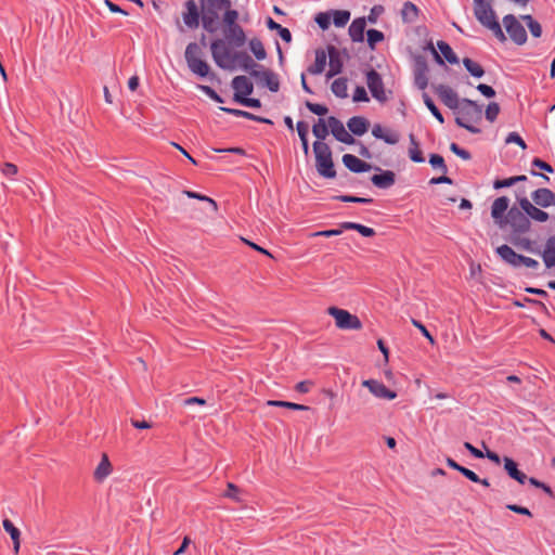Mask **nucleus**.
<instances>
[{
  "mask_svg": "<svg viewBox=\"0 0 555 555\" xmlns=\"http://www.w3.org/2000/svg\"><path fill=\"white\" fill-rule=\"evenodd\" d=\"M504 27L509 38L518 46L524 44L527 41V33L521 23L512 14H507L503 17Z\"/></svg>",
  "mask_w": 555,
  "mask_h": 555,
  "instance_id": "nucleus-10",
  "label": "nucleus"
},
{
  "mask_svg": "<svg viewBox=\"0 0 555 555\" xmlns=\"http://www.w3.org/2000/svg\"><path fill=\"white\" fill-rule=\"evenodd\" d=\"M347 126H348L350 132H352L356 135H362L369 129L367 120L364 117H360V116L351 117L348 120Z\"/></svg>",
  "mask_w": 555,
  "mask_h": 555,
  "instance_id": "nucleus-28",
  "label": "nucleus"
},
{
  "mask_svg": "<svg viewBox=\"0 0 555 555\" xmlns=\"http://www.w3.org/2000/svg\"><path fill=\"white\" fill-rule=\"evenodd\" d=\"M477 90L486 98H493L495 95L494 89L485 83H479L477 86Z\"/></svg>",
  "mask_w": 555,
  "mask_h": 555,
  "instance_id": "nucleus-60",
  "label": "nucleus"
},
{
  "mask_svg": "<svg viewBox=\"0 0 555 555\" xmlns=\"http://www.w3.org/2000/svg\"><path fill=\"white\" fill-rule=\"evenodd\" d=\"M327 54L324 51H317L314 55V74L322 73L326 65Z\"/></svg>",
  "mask_w": 555,
  "mask_h": 555,
  "instance_id": "nucleus-44",
  "label": "nucleus"
},
{
  "mask_svg": "<svg viewBox=\"0 0 555 555\" xmlns=\"http://www.w3.org/2000/svg\"><path fill=\"white\" fill-rule=\"evenodd\" d=\"M232 88L234 89L235 101L244 95L251 94L254 90L253 83L246 76H236L232 80Z\"/></svg>",
  "mask_w": 555,
  "mask_h": 555,
  "instance_id": "nucleus-19",
  "label": "nucleus"
},
{
  "mask_svg": "<svg viewBox=\"0 0 555 555\" xmlns=\"http://www.w3.org/2000/svg\"><path fill=\"white\" fill-rule=\"evenodd\" d=\"M372 134L376 139H380L385 141L387 144H397L399 142L400 135L397 131L384 128L380 125H375L372 129Z\"/></svg>",
  "mask_w": 555,
  "mask_h": 555,
  "instance_id": "nucleus-21",
  "label": "nucleus"
},
{
  "mask_svg": "<svg viewBox=\"0 0 555 555\" xmlns=\"http://www.w3.org/2000/svg\"><path fill=\"white\" fill-rule=\"evenodd\" d=\"M460 473L473 482L480 481V478L478 477V475L476 473H474L473 470H470L464 466L462 467Z\"/></svg>",
  "mask_w": 555,
  "mask_h": 555,
  "instance_id": "nucleus-63",
  "label": "nucleus"
},
{
  "mask_svg": "<svg viewBox=\"0 0 555 555\" xmlns=\"http://www.w3.org/2000/svg\"><path fill=\"white\" fill-rule=\"evenodd\" d=\"M496 253L502 260L514 268L525 266L527 268L537 269L539 267V262L535 259L515 253L508 245L499 246Z\"/></svg>",
  "mask_w": 555,
  "mask_h": 555,
  "instance_id": "nucleus-7",
  "label": "nucleus"
},
{
  "mask_svg": "<svg viewBox=\"0 0 555 555\" xmlns=\"http://www.w3.org/2000/svg\"><path fill=\"white\" fill-rule=\"evenodd\" d=\"M474 14L477 21L486 28L491 30L495 38L501 42L506 41L500 23L496 20L494 10L492 9L493 0H473Z\"/></svg>",
  "mask_w": 555,
  "mask_h": 555,
  "instance_id": "nucleus-2",
  "label": "nucleus"
},
{
  "mask_svg": "<svg viewBox=\"0 0 555 555\" xmlns=\"http://www.w3.org/2000/svg\"><path fill=\"white\" fill-rule=\"evenodd\" d=\"M527 480H528V481L530 482V485H532L533 487H537V488L542 489V490H543V491H544L548 496H553V491H552V489H551L547 485H545V483H543V482L539 481L538 479H535V478H533V477H531V478H527Z\"/></svg>",
  "mask_w": 555,
  "mask_h": 555,
  "instance_id": "nucleus-58",
  "label": "nucleus"
},
{
  "mask_svg": "<svg viewBox=\"0 0 555 555\" xmlns=\"http://www.w3.org/2000/svg\"><path fill=\"white\" fill-rule=\"evenodd\" d=\"M455 122L472 133H479L480 129L476 127L482 119V109L476 102L463 99L455 109Z\"/></svg>",
  "mask_w": 555,
  "mask_h": 555,
  "instance_id": "nucleus-3",
  "label": "nucleus"
},
{
  "mask_svg": "<svg viewBox=\"0 0 555 555\" xmlns=\"http://www.w3.org/2000/svg\"><path fill=\"white\" fill-rule=\"evenodd\" d=\"M249 48H250V51L254 53V55L256 56L257 60H264L266 56H267V53H266V50H264V47L262 44V42L257 39V38H254L249 41Z\"/></svg>",
  "mask_w": 555,
  "mask_h": 555,
  "instance_id": "nucleus-41",
  "label": "nucleus"
},
{
  "mask_svg": "<svg viewBox=\"0 0 555 555\" xmlns=\"http://www.w3.org/2000/svg\"><path fill=\"white\" fill-rule=\"evenodd\" d=\"M113 472V466L106 453H103L101 461L94 469L93 478L98 482H103Z\"/></svg>",
  "mask_w": 555,
  "mask_h": 555,
  "instance_id": "nucleus-22",
  "label": "nucleus"
},
{
  "mask_svg": "<svg viewBox=\"0 0 555 555\" xmlns=\"http://www.w3.org/2000/svg\"><path fill=\"white\" fill-rule=\"evenodd\" d=\"M463 65L465 66L467 72L474 77L480 78L485 74L483 68L478 63L474 62L468 57L463 59Z\"/></svg>",
  "mask_w": 555,
  "mask_h": 555,
  "instance_id": "nucleus-40",
  "label": "nucleus"
},
{
  "mask_svg": "<svg viewBox=\"0 0 555 555\" xmlns=\"http://www.w3.org/2000/svg\"><path fill=\"white\" fill-rule=\"evenodd\" d=\"M542 259L546 268L555 266V236L547 238L542 253Z\"/></svg>",
  "mask_w": 555,
  "mask_h": 555,
  "instance_id": "nucleus-29",
  "label": "nucleus"
},
{
  "mask_svg": "<svg viewBox=\"0 0 555 555\" xmlns=\"http://www.w3.org/2000/svg\"><path fill=\"white\" fill-rule=\"evenodd\" d=\"M518 203L529 220L532 219L538 222H546L548 220V214L533 205L527 197L519 198Z\"/></svg>",
  "mask_w": 555,
  "mask_h": 555,
  "instance_id": "nucleus-13",
  "label": "nucleus"
},
{
  "mask_svg": "<svg viewBox=\"0 0 555 555\" xmlns=\"http://www.w3.org/2000/svg\"><path fill=\"white\" fill-rule=\"evenodd\" d=\"M341 202L346 203H359V204H369L372 203V198L366 197H358V196H350V195H341L337 197Z\"/></svg>",
  "mask_w": 555,
  "mask_h": 555,
  "instance_id": "nucleus-52",
  "label": "nucleus"
},
{
  "mask_svg": "<svg viewBox=\"0 0 555 555\" xmlns=\"http://www.w3.org/2000/svg\"><path fill=\"white\" fill-rule=\"evenodd\" d=\"M506 143H516L519 145L522 150L527 147L525 141L521 139V137L517 132H511L506 138Z\"/></svg>",
  "mask_w": 555,
  "mask_h": 555,
  "instance_id": "nucleus-55",
  "label": "nucleus"
},
{
  "mask_svg": "<svg viewBox=\"0 0 555 555\" xmlns=\"http://www.w3.org/2000/svg\"><path fill=\"white\" fill-rule=\"evenodd\" d=\"M395 173L386 170L379 175H374L371 178L372 183L379 189H388L395 183Z\"/></svg>",
  "mask_w": 555,
  "mask_h": 555,
  "instance_id": "nucleus-27",
  "label": "nucleus"
},
{
  "mask_svg": "<svg viewBox=\"0 0 555 555\" xmlns=\"http://www.w3.org/2000/svg\"><path fill=\"white\" fill-rule=\"evenodd\" d=\"M412 324L418 328L421 331V333L428 339V341L434 345L435 344V339L434 337L431 336V334L427 331V328L421 323L418 322L417 320H412Z\"/></svg>",
  "mask_w": 555,
  "mask_h": 555,
  "instance_id": "nucleus-59",
  "label": "nucleus"
},
{
  "mask_svg": "<svg viewBox=\"0 0 555 555\" xmlns=\"http://www.w3.org/2000/svg\"><path fill=\"white\" fill-rule=\"evenodd\" d=\"M437 48L440 51V53L443 55V57L450 63V64H457L459 59L456 54L453 52L452 48L449 43L446 41H438Z\"/></svg>",
  "mask_w": 555,
  "mask_h": 555,
  "instance_id": "nucleus-35",
  "label": "nucleus"
},
{
  "mask_svg": "<svg viewBox=\"0 0 555 555\" xmlns=\"http://www.w3.org/2000/svg\"><path fill=\"white\" fill-rule=\"evenodd\" d=\"M450 150L464 160L470 159V154L466 150L461 149L456 143L450 144Z\"/></svg>",
  "mask_w": 555,
  "mask_h": 555,
  "instance_id": "nucleus-54",
  "label": "nucleus"
},
{
  "mask_svg": "<svg viewBox=\"0 0 555 555\" xmlns=\"http://www.w3.org/2000/svg\"><path fill=\"white\" fill-rule=\"evenodd\" d=\"M417 13L418 9L414 3L408 1L403 4L402 15L404 18L412 21L417 16Z\"/></svg>",
  "mask_w": 555,
  "mask_h": 555,
  "instance_id": "nucleus-46",
  "label": "nucleus"
},
{
  "mask_svg": "<svg viewBox=\"0 0 555 555\" xmlns=\"http://www.w3.org/2000/svg\"><path fill=\"white\" fill-rule=\"evenodd\" d=\"M503 461L504 469L506 470L508 476L518 481L519 483L524 485L527 481V476L517 468V464L515 463V461L507 456H505Z\"/></svg>",
  "mask_w": 555,
  "mask_h": 555,
  "instance_id": "nucleus-25",
  "label": "nucleus"
},
{
  "mask_svg": "<svg viewBox=\"0 0 555 555\" xmlns=\"http://www.w3.org/2000/svg\"><path fill=\"white\" fill-rule=\"evenodd\" d=\"M341 228L345 230H354L358 231L361 235L365 237H371L375 235V231L373 228L365 227L356 222H343Z\"/></svg>",
  "mask_w": 555,
  "mask_h": 555,
  "instance_id": "nucleus-34",
  "label": "nucleus"
},
{
  "mask_svg": "<svg viewBox=\"0 0 555 555\" xmlns=\"http://www.w3.org/2000/svg\"><path fill=\"white\" fill-rule=\"evenodd\" d=\"M332 134L340 142L351 144L354 142L353 137L345 129L341 121L335 117H330V125Z\"/></svg>",
  "mask_w": 555,
  "mask_h": 555,
  "instance_id": "nucleus-18",
  "label": "nucleus"
},
{
  "mask_svg": "<svg viewBox=\"0 0 555 555\" xmlns=\"http://www.w3.org/2000/svg\"><path fill=\"white\" fill-rule=\"evenodd\" d=\"M258 82L267 87L270 91L276 92L280 88V81L276 74L271 70L262 69L256 78Z\"/></svg>",
  "mask_w": 555,
  "mask_h": 555,
  "instance_id": "nucleus-24",
  "label": "nucleus"
},
{
  "mask_svg": "<svg viewBox=\"0 0 555 555\" xmlns=\"http://www.w3.org/2000/svg\"><path fill=\"white\" fill-rule=\"evenodd\" d=\"M500 113V106L498 103L495 102H491L488 104L487 108H486V118L490 121V122H493L498 115Z\"/></svg>",
  "mask_w": 555,
  "mask_h": 555,
  "instance_id": "nucleus-48",
  "label": "nucleus"
},
{
  "mask_svg": "<svg viewBox=\"0 0 555 555\" xmlns=\"http://www.w3.org/2000/svg\"><path fill=\"white\" fill-rule=\"evenodd\" d=\"M220 109L225 113L237 116V117H244V118L251 119V120H256V118H257L256 115H254L249 112H246V111H242V109L229 108V107H220Z\"/></svg>",
  "mask_w": 555,
  "mask_h": 555,
  "instance_id": "nucleus-49",
  "label": "nucleus"
},
{
  "mask_svg": "<svg viewBox=\"0 0 555 555\" xmlns=\"http://www.w3.org/2000/svg\"><path fill=\"white\" fill-rule=\"evenodd\" d=\"M362 385L377 398L392 400L397 397L395 391L388 389L383 383L378 380L366 379L362 382Z\"/></svg>",
  "mask_w": 555,
  "mask_h": 555,
  "instance_id": "nucleus-15",
  "label": "nucleus"
},
{
  "mask_svg": "<svg viewBox=\"0 0 555 555\" xmlns=\"http://www.w3.org/2000/svg\"><path fill=\"white\" fill-rule=\"evenodd\" d=\"M2 526H3V529L5 530V532H8L10 534L12 541L21 539L20 529L16 528L10 519H8V518L4 519L2 521Z\"/></svg>",
  "mask_w": 555,
  "mask_h": 555,
  "instance_id": "nucleus-45",
  "label": "nucleus"
},
{
  "mask_svg": "<svg viewBox=\"0 0 555 555\" xmlns=\"http://www.w3.org/2000/svg\"><path fill=\"white\" fill-rule=\"evenodd\" d=\"M186 12L183 13V22L190 28H197L199 24V13L197 4L194 0L185 2Z\"/></svg>",
  "mask_w": 555,
  "mask_h": 555,
  "instance_id": "nucleus-20",
  "label": "nucleus"
},
{
  "mask_svg": "<svg viewBox=\"0 0 555 555\" xmlns=\"http://www.w3.org/2000/svg\"><path fill=\"white\" fill-rule=\"evenodd\" d=\"M330 117L319 118L318 122H314V137L318 139H324L328 132H331Z\"/></svg>",
  "mask_w": 555,
  "mask_h": 555,
  "instance_id": "nucleus-36",
  "label": "nucleus"
},
{
  "mask_svg": "<svg viewBox=\"0 0 555 555\" xmlns=\"http://www.w3.org/2000/svg\"><path fill=\"white\" fill-rule=\"evenodd\" d=\"M423 101L427 108L430 111V113L435 116V118L440 122L443 124L444 119L437 106L435 105L434 101L430 99V96L427 93L423 94Z\"/></svg>",
  "mask_w": 555,
  "mask_h": 555,
  "instance_id": "nucleus-42",
  "label": "nucleus"
},
{
  "mask_svg": "<svg viewBox=\"0 0 555 555\" xmlns=\"http://www.w3.org/2000/svg\"><path fill=\"white\" fill-rule=\"evenodd\" d=\"M328 66L330 70L327 77H333L339 74L343 69L344 61L341 52L334 46L327 47Z\"/></svg>",
  "mask_w": 555,
  "mask_h": 555,
  "instance_id": "nucleus-16",
  "label": "nucleus"
},
{
  "mask_svg": "<svg viewBox=\"0 0 555 555\" xmlns=\"http://www.w3.org/2000/svg\"><path fill=\"white\" fill-rule=\"evenodd\" d=\"M225 37L236 47L243 46L246 41L245 33L238 24L228 27Z\"/></svg>",
  "mask_w": 555,
  "mask_h": 555,
  "instance_id": "nucleus-26",
  "label": "nucleus"
},
{
  "mask_svg": "<svg viewBox=\"0 0 555 555\" xmlns=\"http://www.w3.org/2000/svg\"><path fill=\"white\" fill-rule=\"evenodd\" d=\"M348 87L346 78H337L332 83V91L338 98H347Z\"/></svg>",
  "mask_w": 555,
  "mask_h": 555,
  "instance_id": "nucleus-39",
  "label": "nucleus"
},
{
  "mask_svg": "<svg viewBox=\"0 0 555 555\" xmlns=\"http://www.w3.org/2000/svg\"><path fill=\"white\" fill-rule=\"evenodd\" d=\"M528 28H529L531 35L535 38H539L542 34L541 25L537 21L528 23Z\"/></svg>",
  "mask_w": 555,
  "mask_h": 555,
  "instance_id": "nucleus-62",
  "label": "nucleus"
},
{
  "mask_svg": "<svg viewBox=\"0 0 555 555\" xmlns=\"http://www.w3.org/2000/svg\"><path fill=\"white\" fill-rule=\"evenodd\" d=\"M248 95H244L236 100V102L241 103L242 105L248 106V107H260L261 103L258 99L247 98Z\"/></svg>",
  "mask_w": 555,
  "mask_h": 555,
  "instance_id": "nucleus-57",
  "label": "nucleus"
},
{
  "mask_svg": "<svg viewBox=\"0 0 555 555\" xmlns=\"http://www.w3.org/2000/svg\"><path fill=\"white\" fill-rule=\"evenodd\" d=\"M267 26H268L269 29L278 31L280 37L285 42H289L292 40L291 31L287 28H285L282 25H280L279 23H276L275 21H273L271 17H269L267 20Z\"/></svg>",
  "mask_w": 555,
  "mask_h": 555,
  "instance_id": "nucleus-37",
  "label": "nucleus"
},
{
  "mask_svg": "<svg viewBox=\"0 0 555 555\" xmlns=\"http://www.w3.org/2000/svg\"><path fill=\"white\" fill-rule=\"evenodd\" d=\"M212 59L217 66L222 69H230V49L222 39H216L210 43Z\"/></svg>",
  "mask_w": 555,
  "mask_h": 555,
  "instance_id": "nucleus-11",
  "label": "nucleus"
},
{
  "mask_svg": "<svg viewBox=\"0 0 555 555\" xmlns=\"http://www.w3.org/2000/svg\"><path fill=\"white\" fill-rule=\"evenodd\" d=\"M185 61L190 70L199 76L206 77L210 72V67L206 61L202 59V50L196 42H191L185 49Z\"/></svg>",
  "mask_w": 555,
  "mask_h": 555,
  "instance_id": "nucleus-5",
  "label": "nucleus"
},
{
  "mask_svg": "<svg viewBox=\"0 0 555 555\" xmlns=\"http://www.w3.org/2000/svg\"><path fill=\"white\" fill-rule=\"evenodd\" d=\"M509 199L506 196L498 197L491 205V217L502 230L511 229L513 233L522 234L530 230L531 223L526 212L519 207L508 209Z\"/></svg>",
  "mask_w": 555,
  "mask_h": 555,
  "instance_id": "nucleus-1",
  "label": "nucleus"
},
{
  "mask_svg": "<svg viewBox=\"0 0 555 555\" xmlns=\"http://www.w3.org/2000/svg\"><path fill=\"white\" fill-rule=\"evenodd\" d=\"M409 139H410V147H409L410 159L414 163H423L425 159H424L423 153L420 149V144L416 141V138L414 137V134L411 133L409 135Z\"/></svg>",
  "mask_w": 555,
  "mask_h": 555,
  "instance_id": "nucleus-32",
  "label": "nucleus"
},
{
  "mask_svg": "<svg viewBox=\"0 0 555 555\" xmlns=\"http://www.w3.org/2000/svg\"><path fill=\"white\" fill-rule=\"evenodd\" d=\"M183 194L186 195L189 198H195V199H198V201L206 202L208 204L210 210L214 214L217 212L218 205H217V203L212 198H210V197H208L206 195H203V194H199V193H196V192H193V191H186V190L183 191Z\"/></svg>",
  "mask_w": 555,
  "mask_h": 555,
  "instance_id": "nucleus-38",
  "label": "nucleus"
},
{
  "mask_svg": "<svg viewBox=\"0 0 555 555\" xmlns=\"http://www.w3.org/2000/svg\"><path fill=\"white\" fill-rule=\"evenodd\" d=\"M414 82L418 89H421V90L426 89V87L428 86L426 67L417 68V70L415 72Z\"/></svg>",
  "mask_w": 555,
  "mask_h": 555,
  "instance_id": "nucleus-43",
  "label": "nucleus"
},
{
  "mask_svg": "<svg viewBox=\"0 0 555 555\" xmlns=\"http://www.w3.org/2000/svg\"><path fill=\"white\" fill-rule=\"evenodd\" d=\"M344 165L352 172H365L371 169V165L361 160L352 154H345L343 156Z\"/></svg>",
  "mask_w": 555,
  "mask_h": 555,
  "instance_id": "nucleus-23",
  "label": "nucleus"
},
{
  "mask_svg": "<svg viewBox=\"0 0 555 555\" xmlns=\"http://www.w3.org/2000/svg\"><path fill=\"white\" fill-rule=\"evenodd\" d=\"M353 101L354 102H366L369 101L367 93L365 89L361 86H358L353 92Z\"/></svg>",
  "mask_w": 555,
  "mask_h": 555,
  "instance_id": "nucleus-56",
  "label": "nucleus"
},
{
  "mask_svg": "<svg viewBox=\"0 0 555 555\" xmlns=\"http://www.w3.org/2000/svg\"><path fill=\"white\" fill-rule=\"evenodd\" d=\"M199 88L210 98L212 99L214 101L216 102H219V103H222L223 100L221 99V96L214 90L211 89L210 87L208 86H199Z\"/></svg>",
  "mask_w": 555,
  "mask_h": 555,
  "instance_id": "nucleus-61",
  "label": "nucleus"
},
{
  "mask_svg": "<svg viewBox=\"0 0 555 555\" xmlns=\"http://www.w3.org/2000/svg\"><path fill=\"white\" fill-rule=\"evenodd\" d=\"M435 92L443 104L453 111L461 104L457 94L449 86L438 85L435 87Z\"/></svg>",
  "mask_w": 555,
  "mask_h": 555,
  "instance_id": "nucleus-14",
  "label": "nucleus"
},
{
  "mask_svg": "<svg viewBox=\"0 0 555 555\" xmlns=\"http://www.w3.org/2000/svg\"><path fill=\"white\" fill-rule=\"evenodd\" d=\"M238 492H240V489L232 482H229L227 485V491L224 493V496L229 498V499H232L236 502H240L241 499L238 496Z\"/></svg>",
  "mask_w": 555,
  "mask_h": 555,
  "instance_id": "nucleus-53",
  "label": "nucleus"
},
{
  "mask_svg": "<svg viewBox=\"0 0 555 555\" xmlns=\"http://www.w3.org/2000/svg\"><path fill=\"white\" fill-rule=\"evenodd\" d=\"M367 42L370 47H374L377 42H380L384 39V35L382 31L376 29H369L367 33Z\"/></svg>",
  "mask_w": 555,
  "mask_h": 555,
  "instance_id": "nucleus-51",
  "label": "nucleus"
},
{
  "mask_svg": "<svg viewBox=\"0 0 555 555\" xmlns=\"http://www.w3.org/2000/svg\"><path fill=\"white\" fill-rule=\"evenodd\" d=\"M202 9V24L208 33L217 30L219 11L231 8V0H199Z\"/></svg>",
  "mask_w": 555,
  "mask_h": 555,
  "instance_id": "nucleus-4",
  "label": "nucleus"
},
{
  "mask_svg": "<svg viewBox=\"0 0 555 555\" xmlns=\"http://www.w3.org/2000/svg\"><path fill=\"white\" fill-rule=\"evenodd\" d=\"M242 68L245 70V72H248L250 74V76H253L254 78H257L259 73H261L262 68L260 65H258L249 55L247 54H244L243 55V60H242V64H241Z\"/></svg>",
  "mask_w": 555,
  "mask_h": 555,
  "instance_id": "nucleus-33",
  "label": "nucleus"
},
{
  "mask_svg": "<svg viewBox=\"0 0 555 555\" xmlns=\"http://www.w3.org/2000/svg\"><path fill=\"white\" fill-rule=\"evenodd\" d=\"M429 163L434 168H439L443 173L448 171L443 157L438 154H431Z\"/></svg>",
  "mask_w": 555,
  "mask_h": 555,
  "instance_id": "nucleus-50",
  "label": "nucleus"
},
{
  "mask_svg": "<svg viewBox=\"0 0 555 555\" xmlns=\"http://www.w3.org/2000/svg\"><path fill=\"white\" fill-rule=\"evenodd\" d=\"M327 313L334 318L335 324L339 330L359 331L362 328L360 319L345 309L330 307Z\"/></svg>",
  "mask_w": 555,
  "mask_h": 555,
  "instance_id": "nucleus-8",
  "label": "nucleus"
},
{
  "mask_svg": "<svg viewBox=\"0 0 555 555\" xmlns=\"http://www.w3.org/2000/svg\"><path fill=\"white\" fill-rule=\"evenodd\" d=\"M350 20V12L347 10H331L326 12H320L315 17L314 22L323 30L327 29L331 21H333L336 27H344Z\"/></svg>",
  "mask_w": 555,
  "mask_h": 555,
  "instance_id": "nucleus-9",
  "label": "nucleus"
},
{
  "mask_svg": "<svg viewBox=\"0 0 555 555\" xmlns=\"http://www.w3.org/2000/svg\"><path fill=\"white\" fill-rule=\"evenodd\" d=\"M237 18L238 12L236 10H232L231 8L224 9L223 22L228 27L236 25Z\"/></svg>",
  "mask_w": 555,
  "mask_h": 555,
  "instance_id": "nucleus-47",
  "label": "nucleus"
},
{
  "mask_svg": "<svg viewBox=\"0 0 555 555\" xmlns=\"http://www.w3.org/2000/svg\"><path fill=\"white\" fill-rule=\"evenodd\" d=\"M2 173L8 177L14 176L17 173V167L14 164L7 163L2 168Z\"/></svg>",
  "mask_w": 555,
  "mask_h": 555,
  "instance_id": "nucleus-64",
  "label": "nucleus"
},
{
  "mask_svg": "<svg viewBox=\"0 0 555 555\" xmlns=\"http://www.w3.org/2000/svg\"><path fill=\"white\" fill-rule=\"evenodd\" d=\"M314 155L318 172L324 178H334L336 171L330 149L325 144L314 142Z\"/></svg>",
  "mask_w": 555,
  "mask_h": 555,
  "instance_id": "nucleus-6",
  "label": "nucleus"
},
{
  "mask_svg": "<svg viewBox=\"0 0 555 555\" xmlns=\"http://www.w3.org/2000/svg\"><path fill=\"white\" fill-rule=\"evenodd\" d=\"M366 85L373 98L382 102L387 100L382 77L376 70L370 69L366 73Z\"/></svg>",
  "mask_w": 555,
  "mask_h": 555,
  "instance_id": "nucleus-12",
  "label": "nucleus"
},
{
  "mask_svg": "<svg viewBox=\"0 0 555 555\" xmlns=\"http://www.w3.org/2000/svg\"><path fill=\"white\" fill-rule=\"evenodd\" d=\"M365 20L357 18L349 26V35L353 41H363L365 30Z\"/></svg>",
  "mask_w": 555,
  "mask_h": 555,
  "instance_id": "nucleus-30",
  "label": "nucleus"
},
{
  "mask_svg": "<svg viewBox=\"0 0 555 555\" xmlns=\"http://www.w3.org/2000/svg\"><path fill=\"white\" fill-rule=\"evenodd\" d=\"M531 198L535 205L543 208L555 205V193L546 188H541L532 192Z\"/></svg>",
  "mask_w": 555,
  "mask_h": 555,
  "instance_id": "nucleus-17",
  "label": "nucleus"
},
{
  "mask_svg": "<svg viewBox=\"0 0 555 555\" xmlns=\"http://www.w3.org/2000/svg\"><path fill=\"white\" fill-rule=\"evenodd\" d=\"M296 130H297L298 137L301 141L305 156H306V158H308V154H309V141H308L309 125H308V122L298 121L296 125Z\"/></svg>",
  "mask_w": 555,
  "mask_h": 555,
  "instance_id": "nucleus-31",
  "label": "nucleus"
}]
</instances>
